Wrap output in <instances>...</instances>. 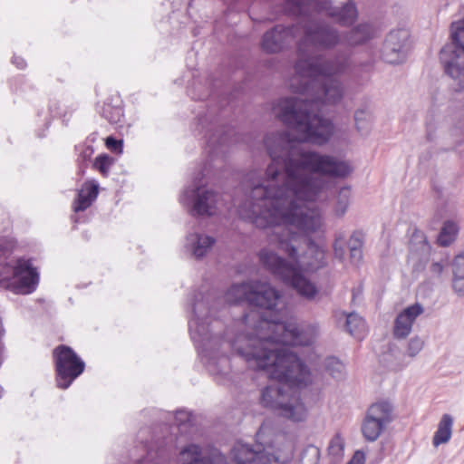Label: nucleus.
I'll list each match as a JSON object with an SVG mask.
<instances>
[{
  "mask_svg": "<svg viewBox=\"0 0 464 464\" xmlns=\"http://www.w3.org/2000/svg\"><path fill=\"white\" fill-rule=\"evenodd\" d=\"M318 200H295L291 204V220L280 219L266 226H256L268 229L269 246L287 255L289 262L303 271L314 272L326 266L325 250L310 239L295 233V227L305 235L324 233V222L320 208L314 205Z\"/></svg>",
  "mask_w": 464,
  "mask_h": 464,
  "instance_id": "obj_5",
  "label": "nucleus"
},
{
  "mask_svg": "<svg viewBox=\"0 0 464 464\" xmlns=\"http://www.w3.org/2000/svg\"><path fill=\"white\" fill-rule=\"evenodd\" d=\"M373 35L371 25L362 24L347 32L343 36V43L349 46L362 45L367 43Z\"/></svg>",
  "mask_w": 464,
  "mask_h": 464,
  "instance_id": "obj_22",
  "label": "nucleus"
},
{
  "mask_svg": "<svg viewBox=\"0 0 464 464\" xmlns=\"http://www.w3.org/2000/svg\"><path fill=\"white\" fill-rule=\"evenodd\" d=\"M304 35L297 44V60L294 65L296 74L306 80L318 75L345 74L351 71V61L336 56L322 61L312 50L326 51L343 43V35L325 22H307L303 24Z\"/></svg>",
  "mask_w": 464,
  "mask_h": 464,
  "instance_id": "obj_6",
  "label": "nucleus"
},
{
  "mask_svg": "<svg viewBox=\"0 0 464 464\" xmlns=\"http://www.w3.org/2000/svg\"><path fill=\"white\" fill-rule=\"evenodd\" d=\"M106 145L108 148L116 150L118 147L121 146V142L113 139L112 137H109L106 140Z\"/></svg>",
  "mask_w": 464,
  "mask_h": 464,
  "instance_id": "obj_43",
  "label": "nucleus"
},
{
  "mask_svg": "<svg viewBox=\"0 0 464 464\" xmlns=\"http://www.w3.org/2000/svg\"><path fill=\"white\" fill-rule=\"evenodd\" d=\"M13 63L16 64V66L20 69L24 68L25 66V62L23 58L20 57H14Z\"/></svg>",
  "mask_w": 464,
  "mask_h": 464,
  "instance_id": "obj_44",
  "label": "nucleus"
},
{
  "mask_svg": "<svg viewBox=\"0 0 464 464\" xmlns=\"http://www.w3.org/2000/svg\"><path fill=\"white\" fill-rule=\"evenodd\" d=\"M354 121L358 131H368L372 121V112L369 105L365 104L354 111Z\"/></svg>",
  "mask_w": 464,
  "mask_h": 464,
  "instance_id": "obj_28",
  "label": "nucleus"
},
{
  "mask_svg": "<svg viewBox=\"0 0 464 464\" xmlns=\"http://www.w3.org/2000/svg\"><path fill=\"white\" fill-rule=\"evenodd\" d=\"M282 11L286 14L296 16H312L314 14L325 13L344 26L353 24L358 15L353 1H348L339 7L333 6L329 0H286Z\"/></svg>",
  "mask_w": 464,
  "mask_h": 464,
  "instance_id": "obj_8",
  "label": "nucleus"
},
{
  "mask_svg": "<svg viewBox=\"0 0 464 464\" xmlns=\"http://www.w3.org/2000/svg\"><path fill=\"white\" fill-rule=\"evenodd\" d=\"M98 195V185L86 183L78 193L73 207L75 212L83 211L91 206Z\"/></svg>",
  "mask_w": 464,
  "mask_h": 464,
  "instance_id": "obj_25",
  "label": "nucleus"
},
{
  "mask_svg": "<svg viewBox=\"0 0 464 464\" xmlns=\"http://www.w3.org/2000/svg\"><path fill=\"white\" fill-rule=\"evenodd\" d=\"M410 32L405 28L392 30L384 41L382 56L389 63H402L410 50Z\"/></svg>",
  "mask_w": 464,
  "mask_h": 464,
  "instance_id": "obj_14",
  "label": "nucleus"
},
{
  "mask_svg": "<svg viewBox=\"0 0 464 464\" xmlns=\"http://www.w3.org/2000/svg\"><path fill=\"white\" fill-rule=\"evenodd\" d=\"M451 39L457 46L464 49V16L451 24Z\"/></svg>",
  "mask_w": 464,
  "mask_h": 464,
  "instance_id": "obj_32",
  "label": "nucleus"
},
{
  "mask_svg": "<svg viewBox=\"0 0 464 464\" xmlns=\"http://www.w3.org/2000/svg\"><path fill=\"white\" fill-rule=\"evenodd\" d=\"M346 330L355 338L362 339L366 330L365 322L357 314H350L346 318Z\"/></svg>",
  "mask_w": 464,
  "mask_h": 464,
  "instance_id": "obj_29",
  "label": "nucleus"
},
{
  "mask_svg": "<svg viewBox=\"0 0 464 464\" xmlns=\"http://www.w3.org/2000/svg\"><path fill=\"white\" fill-rule=\"evenodd\" d=\"M234 464H271V458L261 444L252 447L237 442L231 450Z\"/></svg>",
  "mask_w": 464,
  "mask_h": 464,
  "instance_id": "obj_18",
  "label": "nucleus"
},
{
  "mask_svg": "<svg viewBox=\"0 0 464 464\" xmlns=\"http://www.w3.org/2000/svg\"><path fill=\"white\" fill-rule=\"evenodd\" d=\"M56 370V382L61 389H67L82 373L84 362L66 345H59L53 350Z\"/></svg>",
  "mask_w": 464,
  "mask_h": 464,
  "instance_id": "obj_10",
  "label": "nucleus"
},
{
  "mask_svg": "<svg viewBox=\"0 0 464 464\" xmlns=\"http://www.w3.org/2000/svg\"><path fill=\"white\" fill-rule=\"evenodd\" d=\"M308 453H310V454L314 457V463H313V464H316V463H317V461H318V459H319V450H318V449H316V448H310V449H307V450L304 451V455H303V457H302V459H301V462H302V463H304V462L305 456H306Z\"/></svg>",
  "mask_w": 464,
  "mask_h": 464,
  "instance_id": "obj_41",
  "label": "nucleus"
},
{
  "mask_svg": "<svg viewBox=\"0 0 464 464\" xmlns=\"http://www.w3.org/2000/svg\"><path fill=\"white\" fill-rule=\"evenodd\" d=\"M232 349L241 356L248 367L267 372L270 379L278 383L266 386L261 396L265 407L294 421H302L306 417V408L299 396L290 392V388L305 387L311 383V372L301 359L286 347L272 346L269 337L260 335L236 339Z\"/></svg>",
  "mask_w": 464,
  "mask_h": 464,
  "instance_id": "obj_3",
  "label": "nucleus"
},
{
  "mask_svg": "<svg viewBox=\"0 0 464 464\" xmlns=\"http://www.w3.org/2000/svg\"><path fill=\"white\" fill-rule=\"evenodd\" d=\"M228 134L225 130H218L208 138V161L204 165L202 176L208 175L212 169H220L225 164V155L227 149Z\"/></svg>",
  "mask_w": 464,
  "mask_h": 464,
  "instance_id": "obj_17",
  "label": "nucleus"
},
{
  "mask_svg": "<svg viewBox=\"0 0 464 464\" xmlns=\"http://www.w3.org/2000/svg\"><path fill=\"white\" fill-rule=\"evenodd\" d=\"M299 34L296 25L277 24L266 32L261 40V47L267 53H276L289 47Z\"/></svg>",
  "mask_w": 464,
  "mask_h": 464,
  "instance_id": "obj_16",
  "label": "nucleus"
},
{
  "mask_svg": "<svg viewBox=\"0 0 464 464\" xmlns=\"http://www.w3.org/2000/svg\"><path fill=\"white\" fill-rule=\"evenodd\" d=\"M190 420L191 414L187 411L179 410L177 411L175 413V420L179 426L185 425L190 422Z\"/></svg>",
  "mask_w": 464,
  "mask_h": 464,
  "instance_id": "obj_38",
  "label": "nucleus"
},
{
  "mask_svg": "<svg viewBox=\"0 0 464 464\" xmlns=\"http://www.w3.org/2000/svg\"><path fill=\"white\" fill-rule=\"evenodd\" d=\"M325 371L334 379H341L344 373V365L336 358L330 357L324 362Z\"/></svg>",
  "mask_w": 464,
  "mask_h": 464,
  "instance_id": "obj_34",
  "label": "nucleus"
},
{
  "mask_svg": "<svg viewBox=\"0 0 464 464\" xmlns=\"http://www.w3.org/2000/svg\"><path fill=\"white\" fill-rule=\"evenodd\" d=\"M458 231V226L454 222H445L438 237V243L442 246H450L456 239Z\"/></svg>",
  "mask_w": 464,
  "mask_h": 464,
  "instance_id": "obj_30",
  "label": "nucleus"
},
{
  "mask_svg": "<svg viewBox=\"0 0 464 464\" xmlns=\"http://www.w3.org/2000/svg\"><path fill=\"white\" fill-rule=\"evenodd\" d=\"M352 189L349 186L340 188L334 196L333 204V214L336 218H343L351 203Z\"/></svg>",
  "mask_w": 464,
  "mask_h": 464,
  "instance_id": "obj_24",
  "label": "nucleus"
},
{
  "mask_svg": "<svg viewBox=\"0 0 464 464\" xmlns=\"http://www.w3.org/2000/svg\"><path fill=\"white\" fill-rule=\"evenodd\" d=\"M251 290L252 280L233 284L225 294V301L228 304H238L242 302L249 304Z\"/></svg>",
  "mask_w": 464,
  "mask_h": 464,
  "instance_id": "obj_23",
  "label": "nucleus"
},
{
  "mask_svg": "<svg viewBox=\"0 0 464 464\" xmlns=\"http://www.w3.org/2000/svg\"><path fill=\"white\" fill-rule=\"evenodd\" d=\"M39 283V274L30 260L18 259L14 266H0V286L15 294L33 293Z\"/></svg>",
  "mask_w": 464,
  "mask_h": 464,
  "instance_id": "obj_9",
  "label": "nucleus"
},
{
  "mask_svg": "<svg viewBox=\"0 0 464 464\" xmlns=\"http://www.w3.org/2000/svg\"><path fill=\"white\" fill-rule=\"evenodd\" d=\"M14 247V244L12 241L6 238H0V258L6 257Z\"/></svg>",
  "mask_w": 464,
  "mask_h": 464,
  "instance_id": "obj_39",
  "label": "nucleus"
},
{
  "mask_svg": "<svg viewBox=\"0 0 464 464\" xmlns=\"http://www.w3.org/2000/svg\"><path fill=\"white\" fill-rule=\"evenodd\" d=\"M258 257L265 269L284 283L290 285L301 297L307 301L315 300L319 290L315 284L303 274V270L295 267L269 247L262 248Z\"/></svg>",
  "mask_w": 464,
  "mask_h": 464,
  "instance_id": "obj_7",
  "label": "nucleus"
},
{
  "mask_svg": "<svg viewBox=\"0 0 464 464\" xmlns=\"http://www.w3.org/2000/svg\"><path fill=\"white\" fill-rule=\"evenodd\" d=\"M425 341L419 335L412 336L407 343L405 355L415 358L424 348Z\"/></svg>",
  "mask_w": 464,
  "mask_h": 464,
  "instance_id": "obj_35",
  "label": "nucleus"
},
{
  "mask_svg": "<svg viewBox=\"0 0 464 464\" xmlns=\"http://www.w3.org/2000/svg\"><path fill=\"white\" fill-rule=\"evenodd\" d=\"M362 242L356 234H353L349 241L350 259L353 264H358L362 258Z\"/></svg>",
  "mask_w": 464,
  "mask_h": 464,
  "instance_id": "obj_33",
  "label": "nucleus"
},
{
  "mask_svg": "<svg viewBox=\"0 0 464 464\" xmlns=\"http://www.w3.org/2000/svg\"><path fill=\"white\" fill-rule=\"evenodd\" d=\"M430 272L435 276H440L443 271V265L440 262H433L430 267Z\"/></svg>",
  "mask_w": 464,
  "mask_h": 464,
  "instance_id": "obj_42",
  "label": "nucleus"
},
{
  "mask_svg": "<svg viewBox=\"0 0 464 464\" xmlns=\"http://www.w3.org/2000/svg\"><path fill=\"white\" fill-rule=\"evenodd\" d=\"M220 304L214 293L203 295L201 292L194 295L192 299V317L188 321V329L192 340L197 343L199 353L208 371L212 373H221L228 359L225 355L232 343L239 338L251 336L259 339L260 335L269 337L272 346H305L315 342L320 334L317 324L299 327L296 323H283L279 320L278 313L285 307L281 293L267 282L252 280V290L249 304L272 312V318H263L257 312H250L243 318L234 321L227 339L221 335L224 330L223 323L218 319H209L214 314L215 305Z\"/></svg>",
  "mask_w": 464,
  "mask_h": 464,
  "instance_id": "obj_2",
  "label": "nucleus"
},
{
  "mask_svg": "<svg viewBox=\"0 0 464 464\" xmlns=\"http://www.w3.org/2000/svg\"><path fill=\"white\" fill-rule=\"evenodd\" d=\"M424 312L423 306L415 303L403 309L395 318L393 324L392 334L396 339H405L412 330V325L417 319Z\"/></svg>",
  "mask_w": 464,
  "mask_h": 464,
  "instance_id": "obj_19",
  "label": "nucleus"
},
{
  "mask_svg": "<svg viewBox=\"0 0 464 464\" xmlns=\"http://www.w3.org/2000/svg\"><path fill=\"white\" fill-rule=\"evenodd\" d=\"M335 75H318L305 79L296 72L289 80L290 89L300 96L284 98L277 102L273 110L283 122L293 125L302 140L315 144H324L333 134L334 125L329 119L322 116V105H336L345 93V87Z\"/></svg>",
  "mask_w": 464,
  "mask_h": 464,
  "instance_id": "obj_4",
  "label": "nucleus"
},
{
  "mask_svg": "<svg viewBox=\"0 0 464 464\" xmlns=\"http://www.w3.org/2000/svg\"><path fill=\"white\" fill-rule=\"evenodd\" d=\"M112 163V159L108 155H100L94 161V167L103 175H106Z\"/></svg>",
  "mask_w": 464,
  "mask_h": 464,
  "instance_id": "obj_37",
  "label": "nucleus"
},
{
  "mask_svg": "<svg viewBox=\"0 0 464 464\" xmlns=\"http://www.w3.org/2000/svg\"><path fill=\"white\" fill-rule=\"evenodd\" d=\"M287 130L268 133L264 144L271 158L264 172L249 171L245 183L250 193L239 205L241 218L254 226H266L280 219L291 220V204L295 200H323L327 182L324 176L345 178L352 167L334 156L304 148L300 133L287 124Z\"/></svg>",
  "mask_w": 464,
  "mask_h": 464,
  "instance_id": "obj_1",
  "label": "nucleus"
},
{
  "mask_svg": "<svg viewBox=\"0 0 464 464\" xmlns=\"http://www.w3.org/2000/svg\"><path fill=\"white\" fill-rule=\"evenodd\" d=\"M425 129V139L429 142L449 145V149H454L463 142L462 140L453 139L458 130L450 127L447 115L439 110L432 109L428 112Z\"/></svg>",
  "mask_w": 464,
  "mask_h": 464,
  "instance_id": "obj_11",
  "label": "nucleus"
},
{
  "mask_svg": "<svg viewBox=\"0 0 464 464\" xmlns=\"http://www.w3.org/2000/svg\"><path fill=\"white\" fill-rule=\"evenodd\" d=\"M216 243V239L208 235L193 232L186 237V251L195 259H202L208 255Z\"/></svg>",
  "mask_w": 464,
  "mask_h": 464,
  "instance_id": "obj_20",
  "label": "nucleus"
},
{
  "mask_svg": "<svg viewBox=\"0 0 464 464\" xmlns=\"http://www.w3.org/2000/svg\"><path fill=\"white\" fill-rule=\"evenodd\" d=\"M334 256L343 261L345 256V236L342 233H336L333 245Z\"/></svg>",
  "mask_w": 464,
  "mask_h": 464,
  "instance_id": "obj_36",
  "label": "nucleus"
},
{
  "mask_svg": "<svg viewBox=\"0 0 464 464\" xmlns=\"http://www.w3.org/2000/svg\"><path fill=\"white\" fill-rule=\"evenodd\" d=\"M200 179L196 178L195 188L184 193L185 198H190L192 207L190 213L192 216H212L216 213L219 195L210 189L201 188Z\"/></svg>",
  "mask_w": 464,
  "mask_h": 464,
  "instance_id": "obj_15",
  "label": "nucleus"
},
{
  "mask_svg": "<svg viewBox=\"0 0 464 464\" xmlns=\"http://www.w3.org/2000/svg\"><path fill=\"white\" fill-rule=\"evenodd\" d=\"M440 60L445 72L453 80L452 87L456 92L464 90V49L454 44L443 46Z\"/></svg>",
  "mask_w": 464,
  "mask_h": 464,
  "instance_id": "obj_13",
  "label": "nucleus"
},
{
  "mask_svg": "<svg viewBox=\"0 0 464 464\" xmlns=\"http://www.w3.org/2000/svg\"><path fill=\"white\" fill-rule=\"evenodd\" d=\"M344 442L340 435H335L328 446V454L333 462H339L343 457Z\"/></svg>",
  "mask_w": 464,
  "mask_h": 464,
  "instance_id": "obj_31",
  "label": "nucleus"
},
{
  "mask_svg": "<svg viewBox=\"0 0 464 464\" xmlns=\"http://www.w3.org/2000/svg\"><path fill=\"white\" fill-rule=\"evenodd\" d=\"M365 456L362 451H356L347 464H364Z\"/></svg>",
  "mask_w": 464,
  "mask_h": 464,
  "instance_id": "obj_40",
  "label": "nucleus"
},
{
  "mask_svg": "<svg viewBox=\"0 0 464 464\" xmlns=\"http://www.w3.org/2000/svg\"><path fill=\"white\" fill-rule=\"evenodd\" d=\"M453 418L450 414H443L436 430L432 443L435 447L447 443L452 434Z\"/></svg>",
  "mask_w": 464,
  "mask_h": 464,
  "instance_id": "obj_26",
  "label": "nucleus"
},
{
  "mask_svg": "<svg viewBox=\"0 0 464 464\" xmlns=\"http://www.w3.org/2000/svg\"><path fill=\"white\" fill-rule=\"evenodd\" d=\"M452 287L454 292L464 295V253L455 256L452 262Z\"/></svg>",
  "mask_w": 464,
  "mask_h": 464,
  "instance_id": "obj_27",
  "label": "nucleus"
},
{
  "mask_svg": "<svg viewBox=\"0 0 464 464\" xmlns=\"http://www.w3.org/2000/svg\"><path fill=\"white\" fill-rule=\"evenodd\" d=\"M180 461L183 464H227L222 455H215L214 459L201 457V448L190 444L180 451Z\"/></svg>",
  "mask_w": 464,
  "mask_h": 464,
  "instance_id": "obj_21",
  "label": "nucleus"
},
{
  "mask_svg": "<svg viewBox=\"0 0 464 464\" xmlns=\"http://www.w3.org/2000/svg\"><path fill=\"white\" fill-rule=\"evenodd\" d=\"M392 406L386 401L372 404L362 423V432L367 441L378 440L386 426L392 421Z\"/></svg>",
  "mask_w": 464,
  "mask_h": 464,
  "instance_id": "obj_12",
  "label": "nucleus"
}]
</instances>
